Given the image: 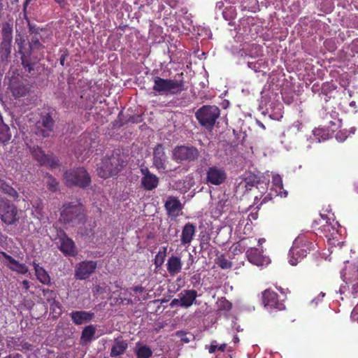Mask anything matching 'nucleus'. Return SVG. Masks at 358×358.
Returning a JSON list of instances; mask_svg holds the SVG:
<instances>
[{"label": "nucleus", "mask_w": 358, "mask_h": 358, "mask_svg": "<svg viewBox=\"0 0 358 358\" xmlns=\"http://www.w3.org/2000/svg\"><path fill=\"white\" fill-rule=\"evenodd\" d=\"M152 89L159 95H175L185 90V82L182 79H164L159 76L153 78Z\"/></svg>", "instance_id": "f257e3e1"}, {"label": "nucleus", "mask_w": 358, "mask_h": 358, "mask_svg": "<svg viewBox=\"0 0 358 358\" xmlns=\"http://www.w3.org/2000/svg\"><path fill=\"white\" fill-rule=\"evenodd\" d=\"M313 244L304 234L298 236L293 242V245L288 254L289 263L296 266L299 262L304 258L310 250Z\"/></svg>", "instance_id": "f03ea898"}, {"label": "nucleus", "mask_w": 358, "mask_h": 358, "mask_svg": "<svg viewBox=\"0 0 358 358\" xmlns=\"http://www.w3.org/2000/svg\"><path fill=\"white\" fill-rule=\"evenodd\" d=\"M84 218L82 205L66 203L62 208L59 221L65 225L73 227L82 223Z\"/></svg>", "instance_id": "7ed1b4c3"}, {"label": "nucleus", "mask_w": 358, "mask_h": 358, "mask_svg": "<svg viewBox=\"0 0 358 358\" xmlns=\"http://www.w3.org/2000/svg\"><path fill=\"white\" fill-rule=\"evenodd\" d=\"M220 114V108L215 106H203L196 113L199 124L207 129H212Z\"/></svg>", "instance_id": "20e7f679"}, {"label": "nucleus", "mask_w": 358, "mask_h": 358, "mask_svg": "<svg viewBox=\"0 0 358 358\" xmlns=\"http://www.w3.org/2000/svg\"><path fill=\"white\" fill-rule=\"evenodd\" d=\"M340 225L333 217H327L326 223L322 224L321 231L327 239L328 244L331 246L342 247L344 242L341 241V234L339 231Z\"/></svg>", "instance_id": "39448f33"}, {"label": "nucleus", "mask_w": 358, "mask_h": 358, "mask_svg": "<svg viewBox=\"0 0 358 358\" xmlns=\"http://www.w3.org/2000/svg\"><path fill=\"white\" fill-rule=\"evenodd\" d=\"M124 165V161H120L117 156L112 155L104 158L97 165V174L102 178H106L116 175Z\"/></svg>", "instance_id": "423d86ee"}, {"label": "nucleus", "mask_w": 358, "mask_h": 358, "mask_svg": "<svg viewBox=\"0 0 358 358\" xmlns=\"http://www.w3.org/2000/svg\"><path fill=\"white\" fill-rule=\"evenodd\" d=\"M228 223L231 231H234L241 238L243 235L250 234L252 230V224L250 222V219H245L244 215L241 213L231 215Z\"/></svg>", "instance_id": "0eeeda50"}, {"label": "nucleus", "mask_w": 358, "mask_h": 358, "mask_svg": "<svg viewBox=\"0 0 358 358\" xmlns=\"http://www.w3.org/2000/svg\"><path fill=\"white\" fill-rule=\"evenodd\" d=\"M64 180L67 186L86 187L90 182V177L83 168L66 171L64 174Z\"/></svg>", "instance_id": "6e6552de"}, {"label": "nucleus", "mask_w": 358, "mask_h": 358, "mask_svg": "<svg viewBox=\"0 0 358 358\" xmlns=\"http://www.w3.org/2000/svg\"><path fill=\"white\" fill-rule=\"evenodd\" d=\"M0 218L3 222L10 225L19 220L17 207L7 199L0 198Z\"/></svg>", "instance_id": "1a4fd4ad"}, {"label": "nucleus", "mask_w": 358, "mask_h": 358, "mask_svg": "<svg viewBox=\"0 0 358 358\" xmlns=\"http://www.w3.org/2000/svg\"><path fill=\"white\" fill-rule=\"evenodd\" d=\"M8 89L14 97L20 98L29 94L31 85L22 77L12 76Z\"/></svg>", "instance_id": "9d476101"}, {"label": "nucleus", "mask_w": 358, "mask_h": 358, "mask_svg": "<svg viewBox=\"0 0 358 358\" xmlns=\"http://www.w3.org/2000/svg\"><path fill=\"white\" fill-rule=\"evenodd\" d=\"M198 157L199 151L193 146H177L173 150V159L177 162L194 161Z\"/></svg>", "instance_id": "9b49d317"}, {"label": "nucleus", "mask_w": 358, "mask_h": 358, "mask_svg": "<svg viewBox=\"0 0 358 358\" xmlns=\"http://www.w3.org/2000/svg\"><path fill=\"white\" fill-rule=\"evenodd\" d=\"M206 183L210 185H220L223 184L227 179L225 169L220 166H210L206 170Z\"/></svg>", "instance_id": "f8f14e48"}, {"label": "nucleus", "mask_w": 358, "mask_h": 358, "mask_svg": "<svg viewBox=\"0 0 358 358\" xmlns=\"http://www.w3.org/2000/svg\"><path fill=\"white\" fill-rule=\"evenodd\" d=\"M211 213L214 217H218L229 208V195L225 193H220L216 198H213V196H211Z\"/></svg>", "instance_id": "ddd939ff"}, {"label": "nucleus", "mask_w": 358, "mask_h": 358, "mask_svg": "<svg viewBox=\"0 0 358 358\" xmlns=\"http://www.w3.org/2000/svg\"><path fill=\"white\" fill-rule=\"evenodd\" d=\"M97 264L94 261H83L75 269V278L78 280L87 279L95 271Z\"/></svg>", "instance_id": "4468645a"}, {"label": "nucleus", "mask_w": 358, "mask_h": 358, "mask_svg": "<svg viewBox=\"0 0 358 358\" xmlns=\"http://www.w3.org/2000/svg\"><path fill=\"white\" fill-rule=\"evenodd\" d=\"M262 253V250L254 247H250L246 250L248 261L257 266H267L271 262L269 257L263 255Z\"/></svg>", "instance_id": "2eb2a0df"}, {"label": "nucleus", "mask_w": 358, "mask_h": 358, "mask_svg": "<svg viewBox=\"0 0 358 358\" xmlns=\"http://www.w3.org/2000/svg\"><path fill=\"white\" fill-rule=\"evenodd\" d=\"M30 150L34 157L40 164L48 166L50 168H55L58 165V159L56 157L45 155L40 148H30Z\"/></svg>", "instance_id": "dca6fc26"}, {"label": "nucleus", "mask_w": 358, "mask_h": 358, "mask_svg": "<svg viewBox=\"0 0 358 358\" xmlns=\"http://www.w3.org/2000/svg\"><path fill=\"white\" fill-rule=\"evenodd\" d=\"M263 301L264 306L268 309H278L279 310L285 309L284 304L278 301L277 294L270 289L264 292Z\"/></svg>", "instance_id": "f3484780"}, {"label": "nucleus", "mask_w": 358, "mask_h": 358, "mask_svg": "<svg viewBox=\"0 0 358 358\" xmlns=\"http://www.w3.org/2000/svg\"><path fill=\"white\" fill-rule=\"evenodd\" d=\"M167 157L162 144H158L153 152V164L159 171H164L166 168Z\"/></svg>", "instance_id": "a211bd4d"}, {"label": "nucleus", "mask_w": 358, "mask_h": 358, "mask_svg": "<svg viewBox=\"0 0 358 358\" xmlns=\"http://www.w3.org/2000/svg\"><path fill=\"white\" fill-rule=\"evenodd\" d=\"M54 122L50 115H46L42 117L41 121H38L36 124V134L43 137L48 136L52 131Z\"/></svg>", "instance_id": "6ab92c4d"}, {"label": "nucleus", "mask_w": 358, "mask_h": 358, "mask_svg": "<svg viewBox=\"0 0 358 358\" xmlns=\"http://www.w3.org/2000/svg\"><path fill=\"white\" fill-rule=\"evenodd\" d=\"M1 255L5 259L6 266L10 270L20 274H25L28 272L29 269L26 264L19 262L6 252H1Z\"/></svg>", "instance_id": "aec40b11"}, {"label": "nucleus", "mask_w": 358, "mask_h": 358, "mask_svg": "<svg viewBox=\"0 0 358 358\" xmlns=\"http://www.w3.org/2000/svg\"><path fill=\"white\" fill-rule=\"evenodd\" d=\"M164 206L168 215L173 217H178L182 210L181 203L174 196H169Z\"/></svg>", "instance_id": "412c9836"}, {"label": "nucleus", "mask_w": 358, "mask_h": 358, "mask_svg": "<svg viewBox=\"0 0 358 358\" xmlns=\"http://www.w3.org/2000/svg\"><path fill=\"white\" fill-rule=\"evenodd\" d=\"M59 240L60 242L59 249L65 255L73 257L77 254L73 241L65 234H62Z\"/></svg>", "instance_id": "4be33fe9"}, {"label": "nucleus", "mask_w": 358, "mask_h": 358, "mask_svg": "<svg viewBox=\"0 0 358 358\" xmlns=\"http://www.w3.org/2000/svg\"><path fill=\"white\" fill-rule=\"evenodd\" d=\"M94 316L91 311L76 310L70 313V317L76 325H80L90 322Z\"/></svg>", "instance_id": "5701e85b"}, {"label": "nucleus", "mask_w": 358, "mask_h": 358, "mask_svg": "<svg viewBox=\"0 0 358 358\" xmlns=\"http://www.w3.org/2000/svg\"><path fill=\"white\" fill-rule=\"evenodd\" d=\"M141 172L143 175L141 179L143 187L147 190H152L157 187L159 182L158 178L151 173L148 169H141Z\"/></svg>", "instance_id": "b1692460"}, {"label": "nucleus", "mask_w": 358, "mask_h": 358, "mask_svg": "<svg viewBox=\"0 0 358 358\" xmlns=\"http://www.w3.org/2000/svg\"><path fill=\"white\" fill-rule=\"evenodd\" d=\"M178 297L181 300V307L189 308L196 301L197 297V292L194 289H185L182 290L179 294Z\"/></svg>", "instance_id": "393cba45"}, {"label": "nucleus", "mask_w": 358, "mask_h": 358, "mask_svg": "<svg viewBox=\"0 0 358 358\" xmlns=\"http://www.w3.org/2000/svg\"><path fill=\"white\" fill-rule=\"evenodd\" d=\"M334 129L328 127L326 128H317L313 131L312 136L310 138L312 143H320L321 141L329 139L331 136V131L333 132Z\"/></svg>", "instance_id": "a878e982"}, {"label": "nucleus", "mask_w": 358, "mask_h": 358, "mask_svg": "<svg viewBox=\"0 0 358 358\" xmlns=\"http://www.w3.org/2000/svg\"><path fill=\"white\" fill-rule=\"evenodd\" d=\"M182 263L180 257L172 255L166 263V269L171 276L179 273L182 269Z\"/></svg>", "instance_id": "bb28decb"}, {"label": "nucleus", "mask_w": 358, "mask_h": 358, "mask_svg": "<svg viewBox=\"0 0 358 358\" xmlns=\"http://www.w3.org/2000/svg\"><path fill=\"white\" fill-rule=\"evenodd\" d=\"M272 187L271 191H274L277 196L281 198L287 197V191L283 189L282 180L280 175L271 173Z\"/></svg>", "instance_id": "cd10ccee"}, {"label": "nucleus", "mask_w": 358, "mask_h": 358, "mask_svg": "<svg viewBox=\"0 0 358 358\" xmlns=\"http://www.w3.org/2000/svg\"><path fill=\"white\" fill-rule=\"evenodd\" d=\"M127 342L122 338L115 339L111 346L110 357H116L124 354L127 349Z\"/></svg>", "instance_id": "c85d7f7f"}, {"label": "nucleus", "mask_w": 358, "mask_h": 358, "mask_svg": "<svg viewBox=\"0 0 358 358\" xmlns=\"http://www.w3.org/2000/svg\"><path fill=\"white\" fill-rule=\"evenodd\" d=\"M195 234V227L190 223L186 224L182 231L181 243L182 245H189Z\"/></svg>", "instance_id": "c756f323"}, {"label": "nucleus", "mask_w": 358, "mask_h": 358, "mask_svg": "<svg viewBox=\"0 0 358 358\" xmlns=\"http://www.w3.org/2000/svg\"><path fill=\"white\" fill-rule=\"evenodd\" d=\"M33 266L37 279L44 285H49L50 282V278L48 272L35 262H33Z\"/></svg>", "instance_id": "7c9ffc66"}, {"label": "nucleus", "mask_w": 358, "mask_h": 358, "mask_svg": "<svg viewBox=\"0 0 358 358\" xmlns=\"http://www.w3.org/2000/svg\"><path fill=\"white\" fill-rule=\"evenodd\" d=\"M255 241L256 239L252 238H245L244 237L241 238V240L234 243L232 247L233 253L237 255L238 253H242L245 251V249L250 245L252 244V241Z\"/></svg>", "instance_id": "2f4dec72"}, {"label": "nucleus", "mask_w": 358, "mask_h": 358, "mask_svg": "<svg viewBox=\"0 0 358 358\" xmlns=\"http://www.w3.org/2000/svg\"><path fill=\"white\" fill-rule=\"evenodd\" d=\"M96 327L94 325H88L85 327L81 334V341L83 343L90 342L94 336Z\"/></svg>", "instance_id": "473e14b6"}, {"label": "nucleus", "mask_w": 358, "mask_h": 358, "mask_svg": "<svg viewBox=\"0 0 358 358\" xmlns=\"http://www.w3.org/2000/svg\"><path fill=\"white\" fill-rule=\"evenodd\" d=\"M341 275L343 279V280L345 282L346 285L350 284L351 285L352 289V293L355 294L358 292V266H357V274L355 278L353 279H349L346 276V273L344 272V271H342L341 272Z\"/></svg>", "instance_id": "72a5a7b5"}, {"label": "nucleus", "mask_w": 358, "mask_h": 358, "mask_svg": "<svg viewBox=\"0 0 358 358\" xmlns=\"http://www.w3.org/2000/svg\"><path fill=\"white\" fill-rule=\"evenodd\" d=\"M11 52V42L2 41L0 46V56L2 61L6 60Z\"/></svg>", "instance_id": "f704fd0d"}, {"label": "nucleus", "mask_w": 358, "mask_h": 358, "mask_svg": "<svg viewBox=\"0 0 358 358\" xmlns=\"http://www.w3.org/2000/svg\"><path fill=\"white\" fill-rule=\"evenodd\" d=\"M248 66L255 72H261L267 66V62L264 59H259L256 62H248Z\"/></svg>", "instance_id": "c9c22d12"}, {"label": "nucleus", "mask_w": 358, "mask_h": 358, "mask_svg": "<svg viewBox=\"0 0 358 358\" xmlns=\"http://www.w3.org/2000/svg\"><path fill=\"white\" fill-rule=\"evenodd\" d=\"M2 41H10L13 40V26L8 22H5L2 26Z\"/></svg>", "instance_id": "e433bc0d"}, {"label": "nucleus", "mask_w": 358, "mask_h": 358, "mask_svg": "<svg viewBox=\"0 0 358 358\" xmlns=\"http://www.w3.org/2000/svg\"><path fill=\"white\" fill-rule=\"evenodd\" d=\"M0 189L4 193L7 194L13 199L18 197L17 192L9 185L6 184L3 180L0 178Z\"/></svg>", "instance_id": "4c0bfd02"}, {"label": "nucleus", "mask_w": 358, "mask_h": 358, "mask_svg": "<svg viewBox=\"0 0 358 358\" xmlns=\"http://www.w3.org/2000/svg\"><path fill=\"white\" fill-rule=\"evenodd\" d=\"M136 355L138 358H149L152 355V350L146 345L136 346Z\"/></svg>", "instance_id": "58836bf2"}, {"label": "nucleus", "mask_w": 358, "mask_h": 358, "mask_svg": "<svg viewBox=\"0 0 358 358\" xmlns=\"http://www.w3.org/2000/svg\"><path fill=\"white\" fill-rule=\"evenodd\" d=\"M166 247H162L160 248L157 254L156 255L155 257V264L156 267L161 266L163 263L164 262V259L166 255Z\"/></svg>", "instance_id": "ea45409f"}, {"label": "nucleus", "mask_w": 358, "mask_h": 358, "mask_svg": "<svg viewBox=\"0 0 358 358\" xmlns=\"http://www.w3.org/2000/svg\"><path fill=\"white\" fill-rule=\"evenodd\" d=\"M355 132V128L352 127L350 131L341 130L336 134V138L338 142H343L350 134H354Z\"/></svg>", "instance_id": "a19ab883"}, {"label": "nucleus", "mask_w": 358, "mask_h": 358, "mask_svg": "<svg viewBox=\"0 0 358 358\" xmlns=\"http://www.w3.org/2000/svg\"><path fill=\"white\" fill-rule=\"evenodd\" d=\"M255 183H256V181L255 180V179H253L252 178H248L239 183L238 188H239V189L245 188L246 190H250L251 188L255 185Z\"/></svg>", "instance_id": "79ce46f5"}, {"label": "nucleus", "mask_w": 358, "mask_h": 358, "mask_svg": "<svg viewBox=\"0 0 358 358\" xmlns=\"http://www.w3.org/2000/svg\"><path fill=\"white\" fill-rule=\"evenodd\" d=\"M45 183L48 187L49 189L55 192L58 189V183L57 180L50 175H47L45 177Z\"/></svg>", "instance_id": "37998d69"}, {"label": "nucleus", "mask_w": 358, "mask_h": 358, "mask_svg": "<svg viewBox=\"0 0 358 358\" xmlns=\"http://www.w3.org/2000/svg\"><path fill=\"white\" fill-rule=\"evenodd\" d=\"M216 263L223 269H227L231 267V262L222 255L217 257Z\"/></svg>", "instance_id": "c03bdc74"}, {"label": "nucleus", "mask_w": 358, "mask_h": 358, "mask_svg": "<svg viewBox=\"0 0 358 358\" xmlns=\"http://www.w3.org/2000/svg\"><path fill=\"white\" fill-rule=\"evenodd\" d=\"M14 348L17 350H31V345L24 341H20V338H17V343L15 344Z\"/></svg>", "instance_id": "a18cd8bd"}, {"label": "nucleus", "mask_w": 358, "mask_h": 358, "mask_svg": "<svg viewBox=\"0 0 358 358\" xmlns=\"http://www.w3.org/2000/svg\"><path fill=\"white\" fill-rule=\"evenodd\" d=\"M277 110L272 112L269 116L273 120H279L282 117V106L280 104L278 105Z\"/></svg>", "instance_id": "49530a36"}, {"label": "nucleus", "mask_w": 358, "mask_h": 358, "mask_svg": "<svg viewBox=\"0 0 358 358\" xmlns=\"http://www.w3.org/2000/svg\"><path fill=\"white\" fill-rule=\"evenodd\" d=\"M50 309L57 315H60L62 313V306L60 303L55 300L50 303Z\"/></svg>", "instance_id": "de8ad7c7"}, {"label": "nucleus", "mask_w": 358, "mask_h": 358, "mask_svg": "<svg viewBox=\"0 0 358 358\" xmlns=\"http://www.w3.org/2000/svg\"><path fill=\"white\" fill-rule=\"evenodd\" d=\"M218 304H219V307L221 309H223L225 310H229L231 308V303L229 301L226 300L225 299H222L219 301Z\"/></svg>", "instance_id": "09e8293b"}, {"label": "nucleus", "mask_w": 358, "mask_h": 358, "mask_svg": "<svg viewBox=\"0 0 358 358\" xmlns=\"http://www.w3.org/2000/svg\"><path fill=\"white\" fill-rule=\"evenodd\" d=\"M302 127H303L302 123L299 121H296L292 124V126L290 127V129L293 132L296 133V132L301 131Z\"/></svg>", "instance_id": "8fccbe9b"}, {"label": "nucleus", "mask_w": 358, "mask_h": 358, "mask_svg": "<svg viewBox=\"0 0 358 358\" xmlns=\"http://www.w3.org/2000/svg\"><path fill=\"white\" fill-rule=\"evenodd\" d=\"M88 145H89V140L85 139L84 145H82L83 149L79 148L77 150H76V155H82L83 151H86V148L88 146Z\"/></svg>", "instance_id": "3c124183"}, {"label": "nucleus", "mask_w": 358, "mask_h": 358, "mask_svg": "<svg viewBox=\"0 0 358 358\" xmlns=\"http://www.w3.org/2000/svg\"><path fill=\"white\" fill-rule=\"evenodd\" d=\"M208 352L210 353H213L217 349V343L215 341L211 342L210 346L208 347Z\"/></svg>", "instance_id": "603ef678"}, {"label": "nucleus", "mask_w": 358, "mask_h": 358, "mask_svg": "<svg viewBox=\"0 0 358 358\" xmlns=\"http://www.w3.org/2000/svg\"><path fill=\"white\" fill-rule=\"evenodd\" d=\"M181 300L180 298L178 297V299H173L170 303V306L171 308H174L176 306H181Z\"/></svg>", "instance_id": "864d4df0"}, {"label": "nucleus", "mask_w": 358, "mask_h": 358, "mask_svg": "<svg viewBox=\"0 0 358 358\" xmlns=\"http://www.w3.org/2000/svg\"><path fill=\"white\" fill-rule=\"evenodd\" d=\"M325 296V294L324 292H320L318 296L313 299L312 303H315V304H317L319 301H320L324 296Z\"/></svg>", "instance_id": "5fc2aeb1"}, {"label": "nucleus", "mask_w": 358, "mask_h": 358, "mask_svg": "<svg viewBox=\"0 0 358 358\" xmlns=\"http://www.w3.org/2000/svg\"><path fill=\"white\" fill-rule=\"evenodd\" d=\"M22 288L25 290H27L29 288V282L27 280H24L22 282Z\"/></svg>", "instance_id": "6e6d98bb"}, {"label": "nucleus", "mask_w": 358, "mask_h": 358, "mask_svg": "<svg viewBox=\"0 0 358 358\" xmlns=\"http://www.w3.org/2000/svg\"><path fill=\"white\" fill-rule=\"evenodd\" d=\"M257 218V215L256 213H250L248 215L245 219H250V222H252V220H256Z\"/></svg>", "instance_id": "4d7b16f0"}, {"label": "nucleus", "mask_w": 358, "mask_h": 358, "mask_svg": "<svg viewBox=\"0 0 358 358\" xmlns=\"http://www.w3.org/2000/svg\"><path fill=\"white\" fill-rule=\"evenodd\" d=\"M7 237L0 231V245L6 243Z\"/></svg>", "instance_id": "13d9d810"}, {"label": "nucleus", "mask_w": 358, "mask_h": 358, "mask_svg": "<svg viewBox=\"0 0 358 358\" xmlns=\"http://www.w3.org/2000/svg\"><path fill=\"white\" fill-rule=\"evenodd\" d=\"M134 292H143L144 291V288L141 286H136L133 288Z\"/></svg>", "instance_id": "bf43d9fd"}, {"label": "nucleus", "mask_w": 358, "mask_h": 358, "mask_svg": "<svg viewBox=\"0 0 358 358\" xmlns=\"http://www.w3.org/2000/svg\"><path fill=\"white\" fill-rule=\"evenodd\" d=\"M180 336H181V340L182 341H184L185 343H189V339L187 337V334H186L181 333L180 334Z\"/></svg>", "instance_id": "052dcab7"}, {"label": "nucleus", "mask_w": 358, "mask_h": 358, "mask_svg": "<svg viewBox=\"0 0 358 358\" xmlns=\"http://www.w3.org/2000/svg\"><path fill=\"white\" fill-rule=\"evenodd\" d=\"M33 207L36 208V211L38 214L37 217L39 218V216L41 215V208L39 206V205H37L36 206L33 205Z\"/></svg>", "instance_id": "680f3d73"}, {"label": "nucleus", "mask_w": 358, "mask_h": 358, "mask_svg": "<svg viewBox=\"0 0 358 358\" xmlns=\"http://www.w3.org/2000/svg\"><path fill=\"white\" fill-rule=\"evenodd\" d=\"M20 36H17L15 38V42L19 46L20 52H21V46H22V42L21 39L20 38Z\"/></svg>", "instance_id": "e2e57ef3"}, {"label": "nucleus", "mask_w": 358, "mask_h": 358, "mask_svg": "<svg viewBox=\"0 0 358 358\" xmlns=\"http://www.w3.org/2000/svg\"><path fill=\"white\" fill-rule=\"evenodd\" d=\"M226 345H227L225 343H223L219 346L217 345V350H220L221 352H223L226 348Z\"/></svg>", "instance_id": "0e129e2a"}, {"label": "nucleus", "mask_w": 358, "mask_h": 358, "mask_svg": "<svg viewBox=\"0 0 358 358\" xmlns=\"http://www.w3.org/2000/svg\"><path fill=\"white\" fill-rule=\"evenodd\" d=\"M265 241H266L265 238H259V239H258V240H257L258 245H259V246H260V245H262L264 243H265Z\"/></svg>", "instance_id": "69168bd1"}, {"label": "nucleus", "mask_w": 358, "mask_h": 358, "mask_svg": "<svg viewBox=\"0 0 358 358\" xmlns=\"http://www.w3.org/2000/svg\"><path fill=\"white\" fill-rule=\"evenodd\" d=\"M233 341L234 343L236 344V343H238L239 342V338L238 337V336L235 335L233 338Z\"/></svg>", "instance_id": "338daca9"}, {"label": "nucleus", "mask_w": 358, "mask_h": 358, "mask_svg": "<svg viewBox=\"0 0 358 358\" xmlns=\"http://www.w3.org/2000/svg\"><path fill=\"white\" fill-rule=\"evenodd\" d=\"M57 3L63 5L66 3V0H55Z\"/></svg>", "instance_id": "774afa93"}]
</instances>
